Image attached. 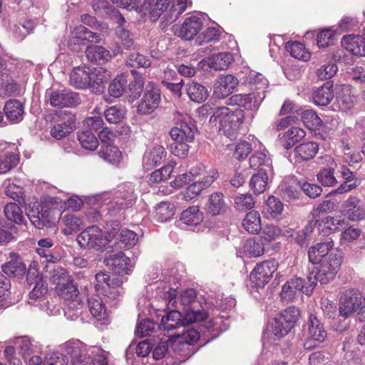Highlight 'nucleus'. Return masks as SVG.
<instances>
[{"label": "nucleus", "mask_w": 365, "mask_h": 365, "mask_svg": "<svg viewBox=\"0 0 365 365\" xmlns=\"http://www.w3.org/2000/svg\"><path fill=\"white\" fill-rule=\"evenodd\" d=\"M334 242L331 238L318 242L310 247L308 251L309 260L317 264L316 273L312 272L308 277L309 287L311 289L319 282L322 284H329L334 279L339 272L343 256L334 249Z\"/></svg>", "instance_id": "1"}, {"label": "nucleus", "mask_w": 365, "mask_h": 365, "mask_svg": "<svg viewBox=\"0 0 365 365\" xmlns=\"http://www.w3.org/2000/svg\"><path fill=\"white\" fill-rule=\"evenodd\" d=\"M252 91L247 94H235L227 100V104L244 107L247 110H256L265 98V89L268 81L261 73H250L246 78Z\"/></svg>", "instance_id": "2"}, {"label": "nucleus", "mask_w": 365, "mask_h": 365, "mask_svg": "<svg viewBox=\"0 0 365 365\" xmlns=\"http://www.w3.org/2000/svg\"><path fill=\"white\" fill-rule=\"evenodd\" d=\"M207 317V313L204 310L189 309L185 310L184 317L178 310H171L162 317L160 324L158 326L160 334L169 337H178L174 330L189 324L202 321Z\"/></svg>", "instance_id": "3"}, {"label": "nucleus", "mask_w": 365, "mask_h": 365, "mask_svg": "<svg viewBox=\"0 0 365 365\" xmlns=\"http://www.w3.org/2000/svg\"><path fill=\"white\" fill-rule=\"evenodd\" d=\"M210 120L211 123L219 122L220 130L231 138L243 123V114L242 110H232L227 107H218L215 108Z\"/></svg>", "instance_id": "4"}, {"label": "nucleus", "mask_w": 365, "mask_h": 365, "mask_svg": "<svg viewBox=\"0 0 365 365\" xmlns=\"http://www.w3.org/2000/svg\"><path fill=\"white\" fill-rule=\"evenodd\" d=\"M187 0H157L154 8L150 11V16L156 21L163 16L167 24L175 21L185 11Z\"/></svg>", "instance_id": "5"}, {"label": "nucleus", "mask_w": 365, "mask_h": 365, "mask_svg": "<svg viewBox=\"0 0 365 365\" xmlns=\"http://www.w3.org/2000/svg\"><path fill=\"white\" fill-rule=\"evenodd\" d=\"M96 280L95 289L98 294H101L108 299L114 300L123 294L120 286L123 280L121 277L98 272L96 274Z\"/></svg>", "instance_id": "6"}, {"label": "nucleus", "mask_w": 365, "mask_h": 365, "mask_svg": "<svg viewBox=\"0 0 365 365\" xmlns=\"http://www.w3.org/2000/svg\"><path fill=\"white\" fill-rule=\"evenodd\" d=\"M363 295L356 289H349L341 293L339 298L340 316L347 318L359 312L361 314Z\"/></svg>", "instance_id": "7"}, {"label": "nucleus", "mask_w": 365, "mask_h": 365, "mask_svg": "<svg viewBox=\"0 0 365 365\" xmlns=\"http://www.w3.org/2000/svg\"><path fill=\"white\" fill-rule=\"evenodd\" d=\"M77 242L82 247H89L99 250L108 244L109 240L98 226L93 225L78 235Z\"/></svg>", "instance_id": "8"}, {"label": "nucleus", "mask_w": 365, "mask_h": 365, "mask_svg": "<svg viewBox=\"0 0 365 365\" xmlns=\"http://www.w3.org/2000/svg\"><path fill=\"white\" fill-rule=\"evenodd\" d=\"M278 263L271 259L257 264L250 274L251 281L259 287L267 284L277 271Z\"/></svg>", "instance_id": "9"}, {"label": "nucleus", "mask_w": 365, "mask_h": 365, "mask_svg": "<svg viewBox=\"0 0 365 365\" xmlns=\"http://www.w3.org/2000/svg\"><path fill=\"white\" fill-rule=\"evenodd\" d=\"M175 118L180 121L179 126L171 129L170 135L175 142H191L194 139V130L190 123L191 120L187 115H182L178 111L175 112Z\"/></svg>", "instance_id": "10"}, {"label": "nucleus", "mask_w": 365, "mask_h": 365, "mask_svg": "<svg viewBox=\"0 0 365 365\" xmlns=\"http://www.w3.org/2000/svg\"><path fill=\"white\" fill-rule=\"evenodd\" d=\"M160 101V90L150 83L146 86L143 96L137 106V111L140 115L150 114L159 106Z\"/></svg>", "instance_id": "11"}, {"label": "nucleus", "mask_w": 365, "mask_h": 365, "mask_svg": "<svg viewBox=\"0 0 365 365\" xmlns=\"http://www.w3.org/2000/svg\"><path fill=\"white\" fill-rule=\"evenodd\" d=\"M203 26L202 19L195 15L185 19L180 25H175L173 27L175 35L187 41H190L196 36Z\"/></svg>", "instance_id": "12"}, {"label": "nucleus", "mask_w": 365, "mask_h": 365, "mask_svg": "<svg viewBox=\"0 0 365 365\" xmlns=\"http://www.w3.org/2000/svg\"><path fill=\"white\" fill-rule=\"evenodd\" d=\"M341 214L351 222L365 219V204L356 196L350 195L341 205Z\"/></svg>", "instance_id": "13"}, {"label": "nucleus", "mask_w": 365, "mask_h": 365, "mask_svg": "<svg viewBox=\"0 0 365 365\" xmlns=\"http://www.w3.org/2000/svg\"><path fill=\"white\" fill-rule=\"evenodd\" d=\"M49 96L50 105L53 107H73L80 103L78 93L68 90H52L47 92Z\"/></svg>", "instance_id": "14"}, {"label": "nucleus", "mask_w": 365, "mask_h": 365, "mask_svg": "<svg viewBox=\"0 0 365 365\" xmlns=\"http://www.w3.org/2000/svg\"><path fill=\"white\" fill-rule=\"evenodd\" d=\"M27 216L31 222L38 229L51 226V211L46 205L34 206L28 210Z\"/></svg>", "instance_id": "15"}, {"label": "nucleus", "mask_w": 365, "mask_h": 365, "mask_svg": "<svg viewBox=\"0 0 365 365\" xmlns=\"http://www.w3.org/2000/svg\"><path fill=\"white\" fill-rule=\"evenodd\" d=\"M135 199L136 195L132 185H128L127 189L124 186L120 190L119 196L110 202L108 210L111 215H116L125 207L133 205Z\"/></svg>", "instance_id": "16"}, {"label": "nucleus", "mask_w": 365, "mask_h": 365, "mask_svg": "<svg viewBox=\"0 0 365 365\" xmlns=\"http://www.w3.org/2000/svg\"><path fill=\"white\" fill-rule=\"evenodd\" d=\"M238 83L237 78L232 75L219 76L214 86V97L217 99L225 98L233 93Z\"/></svg>", "instance_id": "17"}, {"label": "nucleus", "mask_w": 365, "mask_h": 365, "mask_svg": "<svg viewBox=\"0 0 365 365\" xmlns=\"http://www.w3.org/2000/svg\"><path fill=\"white\" fill-rule=\"evenodd\" d=\"M309 294V287H304V282L302 278H293L287 282L282 286L281 298L283 301L291 302L299 297L301 293Z\"/></svg>", "instance_id": "18"}, {"label": "nucleus", "mask_w": 365, "mask_h": 365, "mask_svg": "<svg viewBox=\"0 0 365 365\" xmlns=\"http://www.w3.org/2000/svg\"><path fill=\"white\" fill-rule=\"evenodd\" d=\"M307 331L309 339L307 340L304 346L309 349L312 346L309 344L311 341L322 343L325 341L327 337V333L324 327V324L314 314H310L307 322Z\"/></svg>", "instance_id": "19"}, {"label": "nucleus", "mask_w": 365, "mask_h": 365, "mask_svg": "<svg viewBox=\"0 0 365 365\" xmlns=\"http://www.w3.org/2000/svg\"><path fill=\"white\" fill-rule=\"evenodd\" d=\"M320 163L326 165L328 168L322 169L317 174L318 181L324 186L331 187L336 184L337 180L334 176V169L336 166L333 158L329 155L322 156Z\"/></svg>", "instance_id": "20"}, {"label": "nucleus", "mask_w": 365, "mask_h": 365, "mask_svg": "<svg viewBox=\"0 0 365 365\" xmlns=\"http://www.w3.org/2000/svg\"><path fill=\"white\" fill-rule=\"evenodd\" d=\"M107 265L110 267L113 272L119 275L128 274L133 268L129 257H126L122 252L110 255L107 259Z\"/></svg>", "instance_id": "21"}, {"label": "nucleus", "mask_w": 365, "mask_h": 365, "mask_svg": "<svg viewBox=\"0 0 365 365\" xmlns=\"http://www.w3.org/2000/svg\"><path fill=\"white\" fill-rule=\"evenodd\" d=\"M76 359L79 361V365H107L106 358L98 347L89 346ZM71 364L74 365L73 360Z\"/></svg>", "instance_id": "22"}, {"label": "nucleus", "mask_w": 365, "mask_h": 365, "mask_svg": "<svg viewBox=\"0 0 365 365\" xmlns=\"http://www.w3.org/2000/svg\"><path fill=\"white\" fill-rule=\"evenodd\" d=\"M88 307L92 317L97 321L105 322L108 314L105 306V302L99 294H95L88 298Z\"/></svg>", "instance_id": "23"}, {"label": "nucleus", "mask_w": 365, "mask_h": 365, "mask_svg": "<svg viewBox=\"0 0 365 365\" xmlns=\"http://www.w3.org/2000/svg\"><path fill=\"white\" fill-rule=\"evenodd\" d=\"M202 62H204L210 68L224 70L228 68L232 65L234 62V58L231 53L222 52L205 58Z\"/></svg>", "instance_id": "24"}, {"label": "nucleus", "mask_w": 365, "mask_h": 365, "mask_svg": "<svg viewBox=\"0 0 365 365\" xmlns=\"http://www.w3.org/2000/svg\"><path fill=\"white\" fill-rule=\"evenodd\" d=\"M89 67L76 66L73 68L70 73V85L78 89H86L88 88L89 82Z\"/></svg>", "instance_id": "25"}, {"label": "nucleus", "mask_w": 365, "mask_h": 365, "mask_svg": "<svg viewBox=\"0 0 365 365\" xmlns=\"http://www.w3.org/2000/svg\"><path fill=\"white\" fill-rule=\"evenodd\" d=\"M342 46L354 56H365V42L359 36L349 35L341 39Z\"/></svg>", "instance_id": "26"}, {"label": "nucleus", "mask_w": 365, "mask_h": 365, "mask_svg": "<svg viewBox=\"0 0 365 365\" xmlns=\"http://www.w3.org/2000/svg\"><path fill=\"white\" fill-rule=\"evenodd\" d=\"M4 111L7 119L11 123H19L24 118V107L19 100L8 101L4 106Z\"/></svg>", "instance_id": "27"}, {"label": "nucleus", "mask_w": 365, "mask_h": 365, "mask_svg": "<svg viewBox=\"0 0 365 365\" xmlns=\"http://www.w3.org/2000/svg\"><path fill=\"white\" fill-rule=\"evenodd\" d=\"M88 346L78 339H71L62 344V349L71 358V362L73 360L74 365H79V361L76 359L80 354L87 351Z\"/></svg>", "instance_id": "28"}, {"label": "nucleus", "mask_w": 365, "mask_h": 365, "mask_svg": "<svg viewBox=\"0 0 365 365\" xmlns=\"http://www.w3.org/2000/svg\"><path fill=\"white\" fill-rule=\"evenodd\" d=\"M333 86L327 82L313 93V101L319 106H327L334 98Z\"/></svg>", "instance_id": "29"}, {"label": "nucleus", "mask_w": 365, "mask_h": 365, "mask_svg": "<svg viewBox=\"0 0 365 365\" xmlns=\"http://www.w3.org/2000/svg\"><path fill=\"white\" fill-rule=\"evenodd\" d=\"M305 136V132L299 127H292L279 137L282 143L284 148L287 150L291 148Z\"/></svg>", "instance_id": "30"}, {"label": "nucleus", "mask_w": 365, "mask_h": 365, "mask_svg": "<svg viewBox=\"0 0 365 365\" xmlns=\"http://www.w3.org/2000/svg\"><path fill=\"white\" fill-rule=\"evenodd\" d=\"M226 202L222 192H217L212 194L207 203V212L212 215H220L226 210Z\"/></svg>", "instance_id": "31"}, {"label": "nucleus", "mask_w": 365, "mask_h": 365, "mask_svg": "<svg viewBox=\"0 0 365 365\" xmlns=\"http://www.w3.org/2000/svg\"><path fill=\"white\" fill-rule=\"evenodd\" d=\"M267 154V150L260 145L259 149L250 159V168L254 170L265 168L267 170L271 165V159Z\"/></svg>", "instance_id": "32"}, {"label": "nucleus", "mask_w": 365, "mask_h": 365, "mask_svg": "<svg viewBox=\"0 0 365 365\" xmlns=\"http://www.w3.org/2000/svg\"><path fill=\"white\" fill-rule=\"evenodd\" d=\"M244 229L251 234H257L262 229L261 217L256 210L247 212L242 220Z\"/></svg>", "instance_id": "33"}, {"label": "nucleus", "mask_w": 365, "mask_h": 365, "mask_svg": "<svg viewBox=\"0 0 365 365\" xmlns=\"http://www.w3.org/2000/svg\"><path fill=\"white\" fill-rule=\"evenodd\" d=\"M12 259L2 265L3 272L10 277H19L26 271V267L21 259L14 254L11 255Z\"/></svg>", "instance_id": "34"}, {"label": "nucleus", "mask_w": 365, "mask_h": 365, "mask_svg": "<svg viewBox=\"0 0 365 365\" xmlns=\"http://www.w3.org/2000/svg\"><path fill=\"white\" fill-rule=\"evenodd\" d=\"M265 168H260L257 174L251 178L250 186L256 195L264 192L267 185L268 176Z\"/></svg>", "instance_id": "35"}, {"label": "nucleus", "mask_w": 365, "mask_h": 365, "mask_svg": "<svg viewBox=\"0 0 365 365\" xmlns=\"http://www.w3.org/2000/svg\"><path fill=\"white\" fill-rule=\"evenodd\" d=\"M186 91L190 100L194 102L201 103L208 97V92L206 88L197 82L192 81L187 83Z\"/></svg>", "instance_id": "36"}, {"label": "nucleus", "mask_w": 365, "mask_h": 365, "mask_svg": "<svg viewBox=\"0 0 365 365\" xmlns=\"http://www.w3.org/2000/svg\"><path fill=\"white\" fill-rule=\"evenodd\" d=\"M86 53L88 59L94 63H101V61H106L110 58L109 51L98 45L88 46Z\"/></svg>", "instance_id": "37"}, {"label": "nucleus", "mask_w": 365, "mask_h": 365, "mask_svg": "<svg viewBox=\"0 0 365 365\" xmlns=\"http://www.w3.org/2000/svg\"><path fill=\"white\" fill-rule=\"evenodd\" d=\"M319 146L314 142H306L299 144L294 148L296 155L302 160L312 159L317 153Z\"/></svg>", "instance_id": "38"}, {"label": "nucleus", "mask_w": 365, "mask_h": 365, "mask_svg": "<svg viewBox=\"0 0 365 365\" xmlns=\"http://www.w3.org/2000/svg\"><path fill=\"white\" fill-rule=\"evenodd\" d=\"M59 286L60 295L65 302L80 300L78 289L72 279H68Z\"/></svg>", "instance_id": "39"}, {"label": "nucleus", "mask_w": 365, "mask_h": 365, "mask_svg": "<svg viewBox=\"0 0 365 365\" xmlns=\"http://www.w3.org/2000/svg\"><path fill=\"white\" fill-rule=\"evenodd\" d=\"M89 82L88 88H96V86H99L106 82L108 78L109 74L107 71L101 67L91 68L89 67Z\"/></svg>", "instance_id": "40"}, {"label": "nucleus", "mask_w": 365, "mask_h": 365, "mask_svg": "<svg viewBox=\"0 0 365 365\" xmlns=\"http://www.w3.org/2000/svg\"><path fill=\"white\" fill-rule=\"evenodd\" d=\"M285 48L290 55L296 59L307 61L311 57L309 51L304 44L299 42H288Z\"/></svg>", "instance_id": "41"}, {"label": "nucleus", "mask_w": 365, "mask_h": 365, "mask_svg": "<svg viewBox=\"0 0 365 365\" xmlns=\"http://www.w3.org/2000/svg\"><path fill=\"white\" fill-rule=\"evenodd\" d=\"M361 232V230L354 225L346 226L340 234L339 244L344 246L356 242Z\"/></svg>", "instance_id": "42"}, {"label": "nucleus", "mask_w": 365, "mask_h": 365, "mask_svg": "<svg viewBox=\"0 0 365 365\" xmlns=\"http://www.w3.org/2000/svg\"><path fill=\"white\" fill-rule=\"evenodd\" d=\"M203 219V214L196 206L190 207L181 214V221L187 225H197Z\"/></svg>", "instance_id": "43"}, {"label": "nucleus", "mask_w": 365, "mask_h": 365, "mask_svg": "<svg viewBox=\"0 0 365 365\" xmlns=\"http://www.w3.org/2000/svg\"><path fill=\"white\" fill-rule=\"evenodd\" d=\"M0 145V174H4L16 167L19 163L18 155L11 152L1 153Z\"/></svg>", "instance_id": "44"}, {"label": "nucleus", "mask_w": 365, "mask_h": 365, "mask_svg": "<svg viewBox=\"0 0 365 365\" xmlns=\"http://www.w3.org/2000/svg\"><path fill=\"white\" fill-rule=\"evenodd\" d=\"M53 245V242L50 238H45L38 240V247L36 252L41 256L46 258V260L49 262H56L58 257L51 254L50 248Z\"/></svg>", "instance_id": "45"}, {"label": "nucleus", "mask_w": 365, "mask_h": 365, "mask_svg": "<svg viewBox=\"0 0 365 365\" xmlns=\"http://www.w3.org/2000/svg\"><path fill=\"white\" fill-rule=\"evenodd\" d=\"M121 155V153L118 147L111 144L106 145V147L99 152V156L101 158L114 165L119 163Z\"/></svg>", "instance_id": "46"}, {"label": "nucleus", "mask_w": 365, "mask_h": 365, "mask_svg": "<svg viewBox=\"0 0 365 365\" xmlns=\"http://www.w3.org/2000/svg\"><path fill=\"white\" fill-rule=\"evenodd\" d=\"M128 83L126 76L122 74L114 78L108 86V93L110 96L119 98L125 91V85Z\"/></svg>", "instance_id": "47"}, {"label": "nucleus", "mask_w": 365, "mask_h": 365, "mask_svg": "<svg viewBox=\"0 0 365 365\" xmlns=\"http://www.w3.org/2000/svg\"><path fill=\"white\" fill-rule=\"evenodd\" d=\"M175 214V207L173 204L162 202L155 208V217L160 222L169 220Z\"/></svg>", "instance_id": "48"}, {"label": "nucleus", "mask_w": 365, "mask_h": 365, "mask_svg": "<svg viewBox=\"0 0 365 365\" xmlns=\"http://www.w3.org/2000/svg\"><path fill=\"white\" fill-rule=\"evenodd\" d=\"M4 215L6 217L16 224L23 223L24 219L20 207L14 203L10 202L4 207Z\"/></svg>", "instance_id": "49"}, {"label": "nucleus", "mask_w": 365, "mask_h": 365, "mask_svg": "<svg viewBox=\"0 0 365 365\" xmlns=\"http://www.w3.org/2000/svg\"><path fill=\"white\" fill-rule=\"evenodd\" d=\"M165 148L161 145H155L145 157V160L148 165L155 166L163 163L165 160Z\"/></svg>", "instance_id": "50"}, {"label": "nucleus", "mask_w": 365, "mask_h": 365, "mask_svg": "<svg viewBox=\"0 0 365 365\" xmlns=\"http://www.w3.org/2000/svg\"><path fill=\"white\" fill-rule=\"evenodd\" d=\"M144 86V78L140 75H134L133 81L128 84L129 101H134L140 96Z\"/></svg>", "instance_id": "51"}, {"label": "nucleus", "mask_w": 365, "mask_h": 365, "mask_svg": "<svg viewBox=\"0 0 365 365\" xmlns=\"http://www.w3.org/2000/svg\"><path fill=\"white\" fill-rule=\"evenodd\" d=\"M299 315L300 312L298 308L290 307L281 312L277 317L286 325H289V329H292L299 319Z\"/></svg>", "instance_id": "52"}, {"label": "nucleus", "mask_w": 365, "mask_h": 365, "mask_svg": "<svg viewBox=\"0 0 365 365\" xmlns=\"http://www.w3.org/2000/svg\"><path fill=\"white\" fill-rule=\"evenodd\" d=\"M255 201L249 193L238 194L234 197V207L239 211H245L254 207Z\"/></svg>", "instance_id": "53"}, {"label": "nucleus", "mask_w": 365, "mask_h": 365, "mask_svg": "<svg viewBox=\"0 0 365 365\" xmlns=\"http://www.w3.org/2000/svg\"><path fill=\"white\" fill-rule=\"evenodd\" d=\"M244 252L250 257H256L264 253V248L255 238L248 239L244 244Z\"/></svg>", "instance_id": "54"}, {"label": "nucleus", "mask_w": 365, "mask_h": 365, "mask_svg": "<svg viewBox=\"0 0 365 365\" xmlns=\"http://www.w3.org/2000/svg\"><path fill=\"white\" fill-rule=\"evenodd\" d=\"M78 140L83 148L89 150H94L98 146L97 138L91 131H82L78 135Z\"/></svg>", "instance_id": "55"}, {"label": "nucleus", "mask_w": 365, "mask_h": 365, "mask_svg": "<svg viewBox=\"0 0 365 365\" xmlns=\"http://www.w3.org/2000/svg\"><path fill=\"white\" fill-rule=\"evenodd\" d=\"M283 210V204L277 197L270 196L266 202L265 212L270 217L277 218Z\"/></svg>", "instance_id": "56"}, {"label": "nucleus", "mask_w": 365, "mask_h": 365, "mask_svg": "<svg viewBox=\"0 0 365 365\" xmlns=\"http://www.w3.org/2000/svg\"><path fill=\"white\" fill-rule=\"evenodd\" d=\"M62 221L66 226L63 232L66 235H71L73 232L78 231L82 225V221L74 215H65L62 217Z\"/></svg>", "instance_id": "57"}, {"label": "nucleus", "mask_w": 365, "mask_h": 365, "mask_svg": "<svg viewBox=\"0 0 365 365\" xmlns=\"http://www.w3.org/2000/svg\"><path fill=\"white\" fill-rule=\"evenodd\" d=\"M336 101L339 108L343 111H346L354 106L355 98L351 94L349 89H346L336 96Z\"/></svg>", "instance_id": "58"}, {"label": "nucleus", "mask_w": 365, "mask_h": 365, "mask_svg": "<svg viewBox=\"0 0 365 365\" xmlns=\"http://www.w3.org/2000/svg\"><path fill=\"white\" fill-rule=\"evenodd\" d=\"M138 235L130 230H123L120 234L118 246L120 248H130L135 245L138 242Z\"/></svg>", "instance_id": "59"}, {"label": "nucleus", "mask_w": 365, "mask_h": 365, "mask_svg": "<svg viewBox=\"0 0 365 365\" xmlns=\"http://www.w3.org/2000/svg\"><path fill=\"white\" fill-rule=\"evenodd\" d=\"M322 222L327 229L332 232H338L347 225L346 220L341 217L328 216Z\"/></svg>", "instance_id": "60"}, {"label": "nucleus", "mask_w": 365, "mask_h": 365, "mask_svg": "<svg viewBox=\"0 0 365 365\" xmlns=\"http://www.w3.org/2000/svg\"><path fill=\"white\" fill-rule=\"evenodd\" d=\"M220 31L215 27H209L203 31L196 38V42L199 44L207 43L216 41L219 39Z\"/></svg>", "instance_id": "61"}, {"label": "nucleus", "mask_w": 365, "mask_h": 365, "mask_svg": "<svg viewBox=\"0 0 365 365\" xmlns=\"http://www.w3.org/2000/svg\"><path fill=\"white\" fill-rule=\"evenodd\" d=\"M81 300L65 302L64 314L68 319L75 320L81 315Z\"/></svg>", "instance_id": "62"}, {"label": "nucleus", "mask_w": 365, "mask_h": 365, "mask_svg": "<svg viewBox=\"0 0 365 365\" xmlns=\"http://www.w3.org/2000/svg\"><path fill=\"white\" fill-rule=\"evenodd\" d=\"M21 90L19 86L12 79L0 78V96L20 95Z\"/></svg>", "instance_id": "63"}, {"label": "nucleus", "mask_w": 365, "mask_h": 365, "mask_svg": "<svg viewBox=\"0 0 365 365\" xmlns=\"http://www.w3.org/2000/svg\"><path fill=\"white\" fill-rule=\"evenodd\" d=\"M68 360L67 357L58 351L47 353L44 358L43 365H67Z\"/></svg>", "instance_id": "64"}]
</instances>
